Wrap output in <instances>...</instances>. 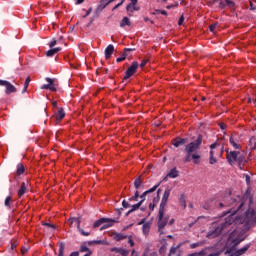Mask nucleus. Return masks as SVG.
<instances>
[{
	"instance_id": "obj_6",
	"label": "nucleus",
	"mask_w": 256,
	"mask_h": 256,
	"mask_svg": "<svg viewBox=\"0 0 256 256\" xmlns=\"http://www.w3.org/2000/svg\"><path fill=\"white\" fill-rule=\"evenodd\" d=\"M0 87H5V94L17 93V88L7 80H0Z\"/></svg>"
},
{
	"instance_id": "obj_44",
	"label": "nucleus",
	"mask_w": 256,
	"mask_h": 256,
	"mask_svg": "<svg viewBox=\"0 0 256 256\" xmlns=\"http://www.w3.org/2000/svg\"><path fill=\"white\" fill-rule=\"evenodd\" d=\"M159 14L167 16V11L157 9V10H155V11L153 12V15H159Z\"/></svg>"
},
{
	"instance_id": "obj_58",
	"label": "nucleus",
	"mask_w": 256,
	"mask_h": 256,
	"mask_svg": "<svg viewBox=\"0 0 256 256\" xmlns=\"http://www.w3.org/2000/svg\"><path fill=\"white\" fill-rule=\"evenodd\" d=\"M105 229H109L106 223H103V225L100 227V231H105Z\"/></svg>"
},
{
	"instance_id": "obj_14",
	"label": "nucleus",
	"mask_w": 256,
	"mask_h": 256,
	"mask_svg": "<svg viewBox=\"0 0 256 256\" xmlns=\"http://www.w3.org/2000/svg\"><path fill=\"white\" fill-rule=\"evenodd\" d=\"M114 51L115 46H113V44H109L104 51L105 59H111V55H113Z\"/></svg>"
},
{
	"instance_id": "obj_15",
	"label": "nucleus",
	"mask_w": 256,
	"mask_h": 256,
	"mask_svg": "<svg viewBox=\"0 0 256 256\" xmlns=\"http://www.w3.org/2000/svg\"><path fill=\"white\" fill-rule=\"evenodd\" d=\"M23 173H25V165H23V163H18L16 166L14 179H17V177H20V175H23Z\"/></svg>"
},
{
	"instance_id": "obj_18",
	"label": "nucleus",
	"mask_w": 256,
	"mask_h": 256,
	"mask_svg": "<svg viewBox=\"0 0 256 256\" xmlns=\"http://www.w3.org/2000/svg\"><path fill=\"white\" fill-rule=\"evenodd\" d=\"M54 117H55L57 123H59L60 121H63V119H65V110L63 108H59L57 113L54 114Z\"/></svg>"
},
{
	"instance_id": "obj_31",
	"label": "nucleus",
	"mask_w": 256,
	"mask_h": 256,
	"mask_svg": "<svg viewBox=\"0 0 256 256\" xmlns=\"http://www.w3.org/2000/svg\"><path fill=\"white\" fill-rule=\"evenodd\" d=\"M179 203L184 209L187 207V198L185 197V194H181Z\"/></svg>"
},
{
	"instance_id": "obj_55",
	"label": "nucleus",
	"mask_w": 256,
	"mask_h": 256,
	"mask_svg": "<svg viewBox=\"0 0 256 256\" xmlns=\"http://www.w3.org/2000/svg\"><path fill=\"white\" fill-rule=\"evenodd\" d=\"M123 3H125V0H121V2L118 3V4L113 8V11H115V9H119V7H121V5H123Z\"/></svg>"
},
{
	"instance_id": "obj_3",
	"label": "nucleus",
	"mask_w": 256,
	"mask_h": 256,
	"mask_svg": "<svg viewBox=\"0 0 256 256\" xmlns=\"http://www.w3.org/2000/svg\"><path fill=\"white\" fill-rule=\"evenodd\" d=\"M226 159L229 163V165L233 166L235 163L238 164V166L241 169L242 165H245L246 160H245V155H243L239 151H227Z\"/></svg>"
},
{
	"instance_id": "obj_4",
	"label": "nucleus",
	"mask_w": 256,
	"mask_h": 256,
	"mask_svg": "<svg viewBox=\"0 0 256 256\" xmlns=\"http://www.w3.org/2000/svg\"><path fill=\"white\" fill-rule=\"evenodd\" d=\"M167 223H169V216H165V208H159L157 226L160 235H165L163 229L167 227Z\"/></svg>"
},
{
	"instance_id": "obj_21",
	"label": "nucleus",
	"mask_w": 256,
	"mask_h": 256,
	"mask_svg": "<svg viewBox=\"0 0 256 256\" xmlns=\"http://www.w3.org/2000/svg\"><path fill=\"white\" fill-rule=\"evenodd\" d=\"M248 148L250 151H255L256 149V137L252 136L248 143Z\"/></svg>"
},
{
	"instance_id": "obj_63",
	"label": "nucleus",
	"mask_w": 256,
	"mask_h": 256,
	"mask_svg": "<svg viewBox=\"0 0 256 256\" xmlns=\"http://www.w3.org/2000/svg\"><path fill=\"white\" fill-rule=\"evenodd\" d=\"M135 51L133 48H124V53Z\"/></svg>"
},
{
	"instance_id": "obj_11",
	"label": "nucleus",
	"mask_w": 256,
	"mask_h": 256,
	"mask_svg": "<svg viewBox=\"0 0 256 256\" xmlns=\"http://www.w3.org/2000/svg\"><path fill=\"white\" fill-rule=\"evenodd\" d=\"M213 3H218L219 9H225V7H235V2L231 0H213Z\"/></svg>"
},
{
	"instance_id": "obj_52",
	"label": "nucleus",
	"mask_w": 256,
	"mask_h": 256,
	"mask_svg": "<svg viewBox=\"0 0 256 256\" xmlns=\"http://www.w3.org/2000/svg\"><path fill=\"white\" fill-rule=\"evenodd\" d=\"M185 22V16H180L179 20H178V25L181 26L183 25V23Z\"/></svg>"
},
{
	"instance_id": "obj_41",
	"label": "nucleus",
	"mask_w": 256,
	"mask_h": 256,
	"mask_svg": "<svg viewBox=\"0 0 256 256\" xmlns=\"http://www.w3.org/2000/svg\"><path fill=\"white\" fill-rule=\"evenodd\" d=\"M108 220L109 221H106L104 224H106V226L108 227V229H109V227H113V224L114 223H117V220H115V219H111V218H108Z\"/></svg>"
},
{
	"instance_id": "obj_45",
	"label": "nucleus",
	"mask_w": 256,
	"mask_h": 256,
	"mask_svg": "<svg viewBox=\"0 0 256 256\" xmlns=\"http://www.w3.org/2000/svg\"><path fill=\"white\" fill-rule=\"evenodd\" d=\"M181 245H178L177 247H171L169 255H175L177 253V249H179Z\"/></svg>"
},
{
	"instance_id": "obj_1",
	"label": "nucleus",
	"mask_w": 256,
	"mask_h": 256,
	"mask_svg": "<svg viewBox=\"0 0 256 256\" xmlns=\"http://www.w3.org/2000/svg\"><path fill=\"white\" fill-rule=\"evenodd\" d=\"M202 143L203 135H198L196 140L188 143L185 146L184 151L186 153V156L184 157V163H189V161H193L195 165H199V159H201V154H199V152L197 151L201 149Z\"/></svg>"
},
{
	"instance_id": "obj_54",
	"label": "nucleus",
	"mask_w": 256,
	"mask_h": 256,
	"mask_svg": "<svg viewBox=\"0 0 256 256\" xmlns=\"http://www.w3.org/2000/svg\"><path fill=\"white\" fill-rule=\"evenodd\" d=\"M91 11H93V8H89V9L86 11V14L83 16V18L85 19V17H89V15H91Z\"/></svg>"
},
{
	"instance_id": "obj_53",
	"label": "nucleus",
	"mask_w": 256,
	"mask_h": 256,
	"mask_svg": "<svg viewBox=\"0 0 256 256\" xmlns=\"http://www.w3.org/2000/svg\"><path fill=\"white\" fill-rule=\"evenodd\" d=\"M30 83H31V78L27 77L24 83V87L28 88Z\"/></svg>"
},
{
	"instance_id": "obj_30",
	"label": "nucleus",
	"mask_w": 256,
	"mask_h": 256,
	"mask_svg": "<svg viewBox=\"0 0 256 256\" xmlns=\"http://www.w3.org/2000/svg\"><path fill=\"white\" fill-rule=\"evenodd\" d=\"M248 250H249V245L244 246L243 248L238 249V250L236 251V256L244 255V253H247Z\"/></svg>"
},
{
	"instance_id": "obj_51",
	"label": "nucleus",
	"mask_w": 256,
	"mask_h": 256,
	"mask_svg": "<svg viewBox=\"0 0 256 256\" xmlns=\"http://www.w3.org/2000/svg\"><path fill=\"white\" fill-rule=\"evenodd\" d=\"M57 45V40L56 39H53L49 42V47L50 49H53V47Z\"/></svg>"
},
{
	"instance_id": "obj_61",
	"label": "nucleus",
	"mask_w": 256,
	"mask_h": 256,
	"mask_svg": "<svg viewBox=\"0 0 256 256\" xmlns=\"http://www.w3.org/2000/svg\"><path fill=\"white\" fill-rule=\"evenodd\" d=\"M219 125H220V129H222V131H225V129H227V125H225L224 123H221Z\"/></svg>"
},
{
	"instance_id": "obj_16",
	"label": "nucleus",
	"mask_w": 256,
	"mask_h": 256,
	"mask_svg": "<svg viewBox=\"0 0 256 256\" xmlns=\"http://www.w3.org/2000/svg\"><path fill=\"white\" fill-rule=\"evenodd\" d=\"M29 192V188L27 187V183L22 182L20 188L18 189V197H23L25 193Z\"/></svg>"
},
{
	"instance_id": "obj_13",
	"label": "nucleus",
	"mask_w": 256,
	"mask_h": 256,
	"mask_svg": "<svg viewBox=\"0 0 256 256\" xmlns=\"http://www.w3.org/2000/svg\"><path fill=\"white\" fill-rule=\"evenodd\" d=\"M111 253H119L122 256H129V250L124 248L113 247L110 249Z\"/></svg>"
},
{
	"instance_id": "obj_56",
	"label": "nucleus",
	"mask_w": 256,
	"mask_h": 256,
	"mask_svg": "<svg viewBox=\"0 0 256 256\" xmlns=\"http://www.w3.org/2000/svg\"><path fill=\"white\" fill-rule=\"evenodd\" d=\"M43 225H45L46 227H50L51 229H56V226L54 224L44 223Z\"/></svg>"
},
{
	"instance_id": "obj_40",
	"label": "nucleus",
	"mask_w": 256,
	"mask_h": 256,
	"mask_svg": "<svg viewBox=\"0 0 256 256\" xmlns=\"http://www.w3.org/2000/svg\"><path fill=\"white\" fill-rule=\"evenodd\" d=\"M149 229H151L149 224L148 223H144L143 227H142V231H143L144 235H147L149 233Z\"/></svg>"
},
{
	"instance_id": "obj_9",
	"label": "nucleus",
	"mask_w": 256,
	"mask_h": 256,
	"mask_svg": "<svg viewBox=\"0 0 256 256\" xmlns=\"http://www.w3.org/2000/svg\"><path fill=\"white\" fill-rule=\"evenodd\" d=\"M46 81L48 84H44L41 86V89H49V91H57V83L54 78L46 77Z\"/></svg>"
},
{
	"instance_id": "obj_2",
	"label": "nucleus",
	"mask_w": 256,
	"mask_h": 256,
	"mask_svg": "<svg viewBox=\"0 0 256 256\" xmlns=\"http://www.w3.org/2000/svg\"><path fill=\"white\" fill-rule=\"evenodd\" d=\"M231 225H233V219L231 218L226 219L224 222L220 224L213 223L206 237L208 239H215V237H219L221 233H223V231H225V229H227L228 227H231Z\"/></svg>"
},
{
	"instance_id": "obj_5",
	"label": "nucleus",
	"mask_w": 256,
	"mask_h": 256,
	"mask_svg": "<svg viewBox=\"0 0 256 256\" xmlns=\"http://www.w3.org/2000/svg\"><path fill=\"white\" fill-rule=\"evenodd\" d=\"M138 68H139V62H137V61L132 62L130 67H128V69L125 72L123 81H127V79H130V77H133L135 75V73H137Z\"/></svg>"
},
{
	"instance_id": "obj_23",
	"label": "nucleus",
	"mask_w": 256,
	"mask_h": 256,
	"mask_svg": "<svg viewBox=\"0 0 256 256\" xmlns=\"http://www.w3.org/2000/svg\"><path fill=\"white\" fill-rule=\"evenodd\" d=\"M107 221H109V218H100L94 222L93 228L97 229V227H101V225H103V223H107Z\"/></svg>"
},
{
	"instance_id": "obj_46",
	"label": "nucleus",
	"mask_w": 256,
	"mask_h": 256,
	"mask_svg": "<svg viewBox=\"0 0 256 256\" xmlns=\"http://www.w3.org/2000/svg\"><path fill=\"white\" fill-rule=\"evenodd\" d=\"M218 25V23H214L209 26V30L211 31V33H215V29H217Z\"/></svg>"
},
{
	"instance_id": "obj_27",
	"label": "nucleus",
	"mask_w": 256,
	"mask_h": 256,
	"mask_svg": "<svg viewBox=\"0 0 256 256\" xmlns=\"http://www.w3.org/2000/svg\"><path fill=\"white\" fill-rule=\"evenodd\" d=\"M80 253H93V251H91V249H89V247H87V243H83L80 246Z\"/></svg>"
},
{
	"instance_id": "obj_39",
	"label": "nucleus",
	"mask_w": 256,
	"mask_h": 256,
	"mask_svg": "<svg viewBox=\"0 0 256 256\" xmlns=\"http://www.w3.org/2000/svg\"><path fill=\"white\" fill-rule=\"evenodd\" d=\"M165 253H167V243H164L159 249L160 255H165Z\"/></svg>"
},
{
	"instance_id": "obj_33",
	"label": "nucleus",
	"mask_w": 256,
	"mask_h": 256,
	"mask_svg": "<svg viewBox=\"0 0 256 256\" xmlns=\"http://www.w3.org/2000/svg\"><path fill=\"white\" fill-rule=\"evenodd\" d=\"M161 189L157 190V196L153 198V202L152 204L157 205V203H159L160 199H161Z\"/></svg>"
},
{
	"instance_id": "obj_8",
	"label": "nucleus",
	"mask_w": 256,
	"mask_h": 256,
	"mask_svg": "<svg viewBox=\"0 0 256 256\" xmlns=\"http://www.w3.org/2000/svg\"><path fill=\"white\" fill-rule=\"evenodd\" d=\"M69 221L71 222V224L77 223V229L83 237H89V235H91V232H86L85 230H83V228H81V218L74 217L70 218Z\"/></svg>"
},
{
	"instance_id": "obj_19",
	"label": "nucleus",
	"mask_w": 256,
	"mask_h": 256,
	"mask_svg": "<svg viewBox=\"0 0 256 256\" xmlns=\"http://www.w3.org/2000/svg\"><path fill=\"white\" fill-rule=\"evenodd\" d=\"M213 205H215V200L214 199H209L203 204V209L206 211H209L210 209H213Z\"/></svg>"
},
{
	"instance_id": "obj_49",
	"label": "nucleus",
	"mask_w": 256,
	"mask_h": 256,
	"mask_svg": "<svg viewBox=\"0 0 256 256\" xmlns=\"http://www.w3.org/2000/svg\"><path fill=\"white\" fill-rule=\"evenodd\" d=\"M122 207L124 209H129V207H131V204H129V202H127L126 200H123Z\"/></svg>"
},
{
	"instance_id": "obj_29",
	"label": "nucleus",
	"mask_w": 256,
	"mask_h": 256,
	"mask_svg": "<svg viewBox=\"0 0 256 256\" xmlns=\"http://www.w3.org/2000/svg\"><path fill=\"white\" fill-rule=\"evenodd\" d=\"M229 143H230V145H232V147L234 149H241V145H239V144H237V142H235V138H233V136H230Z\"/></svg>"
},
{
	"instance_id": "obj_12",
	"label": "nucleus",
	"mask_w": 256,
	"mask_h": 256,
	"mask_svg": "<svg viewBox=\"0 0 256 256\" xmlns=\"http://www.w3.org/2000/svg\"><path fill=\"white\" fill-rule=\"evenodd\" d=\"M188 141L189 139L187 138L176 137L172 139L171 144L173 145V147H176L177 149L179 147H182V145H185Z\"/></svg>"
},
{
	"instance_id": "obj_37",
	"label": "nucleus",
	"mask_w": 256,
	"mask_h": 256,
	"mask_svg": "<svg viewBox=\"0 0 256 256\" xmlns=\"http://www.w3.org/2000/svg\"><path fill=\"white\" fill-rule=\"evenodd\" d=\"M159 185H161V183H158L157 185L153 186L152 188L146 190L145 192L147 193V195H151V193H155V191H157V188L159 187Z\"/></svg>"
},
{
	"instance_id": "obj_24",
	"label": "nucleus",
	"mask_w": 256,
	"mask_h": 256,
	"mask_svg": "<svg viewBox=\"0 0 256 256\" xmlns=\"http://www.w3.org/2000/svg\"><path fill=\"white\" fill-rule=\"evenodd\" d=\"M59 51H61V47L50 49L46 52V57H53L55 54L59 53Z\"/></svg>"
},
{
	"instance_id": "obj_47",
	"label": "nucleus",
	"mask_w": 256,
	"mask_h": 256,
	"mask_svg": "<svg viewBox=\"0 0 256 256\" xmlns=\"http://www.w3.org/2000/svg\"><path fill=\"white\" fill-rule=\"evenodd\" d=\"M147 195H149V194H147V192H143L139 197H140V202H142V205H143V203H145V199H146V197H147Z\"/></svg>"
},
{
	"instance_id": "obj_32",
	"label": "nucleus",
	"mask_w": 256,
	"mask_h": 256,
	"mask_svg": "<svg viewBox=\"0 0 256 256\" xmlns=\"http://www.w3.org/2000/svg\"><path fill=\"white\" fill-rule=\"evenodd\" d=\"M11 203H13V198L11 196L6 197L4 201L5 207H8V209H11Z\"/></svg>"
},
{
	"instance_id": "obj_28",
	"label": "nucleus",
	"mask_w": 256,
	"mask_h": 256,
	"mask_svg": "<svg viewBox=\"0 0 256 256\" xmlns=\"http://www.w3.org/2000/svg\"><path fill=\"white\" fill-rule=\"evenodd\" d=\"M58 256H65V242L59 244Z\"/></svg>"
},
{
	"instance_id": "obj_38",
	"label": "nucleus",
	"mask_w": 256,
	"mask_h": 256,
	"mask_svg": "<svg viewBox=\"0 0 256 256\" xmlns=\"http://www.w3.org/2000/svg\"><path fill=\"white\" fill-rule=\"evenodd\" d=\"M141 205H143L142 202H138V203L132 205V208L129 210V213H133L134 211H137V209H139V207H141Z\"/></svg>"
},
{
	"instance_id": "obj_59",
	"label": "nucleus",
	"mask_w": 256,
	"mask_h": 256,
	"mask_svg": "<svg viewBox=\"0 0 256 256\" xmlns=\"http://www.w3.org/2000/svg\"><path fill=\"white\" fill-rule=\"evenodd\" d=\"M94 245H103V240H94Z\"/></svg>"
},
{
	"instance_id": "obj_36",
	"label": "nucleus",
	"mask_w": 256,
	"mask_h": 256,
	"mask_svg": "<svg viewBox=\"0 0 256 256\" xmlns=\"http://www.w3.org/2000/svg\"><path fill=\"white\" fill-rule=\"evenodd\" d=\"M215 207H219V209H223V207H229V204L227 202H215Z\"/></svg>"
},
{
	"instance_id": "obj_17",
	"label": "nucleus",
	"mask_w": 256,
	"mask_h": 256,
	"mask_svg": "<svg viewBox=\"0 0 256 256\" xmlns=\"http://www.w3.org/2000/svg\"><path fill=\"white\" fill-rule=\"evenodd\" d=\"M111 237L112 239H114V241H123L124 239H127V235H124L122 233H119V232H112L111 233Z\"/></svg>"
},
{
	"instance_id": "obj_34",
	"label": "nucleus",
	"mask_w": 256,
	"mask_h": 256,
	"mask_svg": "<svg viewBox=\"0 0 256 256\" xmlns=\"http://www.w3.org/2000/svg\"><path fill=\"white\" fill-rule=\"evenodd\" d=\"M209 163L210 165H215V163H217V158L213 156V150L210 151Z\"/></svg>"
},
{
	"instance_id": "obj_62",
	"label": "nucleus",
	"mask_w": 256,
	"mask_h": 256,
	"mask_svg": "<svg viewBox=\"0 0 256 256\" xmlns=\"http://www.w3.org/2000/svg\"><path fill=\"white\" fill-rule=\"evenodd\" d=\"M216 147H217V142L211 144V145H210L211 151H213V149H215Z\"/></svg>"
},
{
	"instance_id": "obj_57",
	"label": "nucleus",
	"mask_w": 256,
	"mask_h": 256,
	"mask_svg": "<svg viewBox=\"0 0 256 256\" xmlns=\"http://www.w3.org/2000/svg\"><path fill=\"white\" fill-rule=\"evenodd\" d=\"M155 207H156V204H153V203L149 204V210L150 211H155Z\"/></svg>"
},
{
	"instance_id": "obj_60",
	"label": "nucleus",
	"mask_w": 256,
	"mask_h": 256,
	"mask_svg": "<svg viewBox=\"0 0 256 256\" xmlns=\"http://www.w3.org/2000/svg\"><path fill=\"white\" fill-rule=\"evenodd\" d=\"M145 65H147V60H142L140 63V67L143 69V67H145Z\"/></svg>"
},
{
	"instance_id": "obj_25",
	"label": "nucleus",
	"mask_w": 256,
	"mask_h": 256,
	"mask_svg": "<svg viewBox=\"0 0 256 256\" xmlns=\"http://www.w3.org/2000/svg\"><path fill=\"white\" fill-rule=\"evenodd\" d=\"M130 1H131V3L126 6V11L128 13H133V7H134V5H137L139 0H130Z\"/></svg>"
},
{
	"instance_id": "obj_7",
	"label": "nucleus",
	"mask_w": 256,
	"mask_h": 256,
	"mask_svg": "<svg viewBox=\"0 0 256 256\" xmlns=\"http://www.w3.org/2000/svg\"><path fill=\"white\" fill-rule=\"evenodd\" d=\"M245 222L247 225H255L256 223V213L254 209H248L246 212Z\"/></svg>"
},
{
	"instance_id": "obj_26",
	"label": "nucleus",
	"mask_w": 256,
	"mask_h": 256,
	"mask_svg": "<svg viewBox=\"0 0 256 256\" xmlns=\"http://www.w3.org/2000/svg\"><path fill=\"white\" fill-rule=\"evenodd\" d=\"M131 27V20H129L128 17H124L121 22H120V27H125V26Z\"/></svg>"
},
{
	"instance_id": "obj_20",
	"label": "nucleus",
	"mask_w": 256,
	"mask_h": 256,
	"mask_svg": "<svg viewBox=\"0 0 256 256\" xmlns=\"http://www.w3.org/2000/svg\"><path fill=\"white\" fill-rule=\"evenodd\" d=\"M167 177L170 179H177V177H179V171H177V168H172L167 174Z\"/></svg>"
},
{
	"instance_id": "obj_48",
	"label": "nucleus",
	"mask_w": 256,
	"mask_h": 256,
	"mask_svg": "<svg viewBox=\"0 0 256 256\" xmlns=\"http://www.w3.org/2000/svg\"><path fill=\"white\" fill-rule=\"evenodd\" d=\"M245 181L247 185H251V176L249 174H244Z\"/></svg>"
},
{
	"instance_id": "obj_64",
	"label": "nucleus",
	"mask_w": 256,
	"mask_h": 256,
	"mask_svg": "<svg viewBox=\"0 0 256 256\" xmlns=\"http://www.w3.org/2000/svg\"><path fill=\"white\" fill-rule=\"evenodd\" d=\"M69 256H79V252L78 251L72 252Z\"/></svg>"
},
{
	"instance_id": "obj_50",
	"label": "nucleus",
	"mask_w": 256,
	"mask_h": 256,
	"mask_svg": "<svg viewBox=\"0 0 256 256\" xmlns=\"http://www.w3.org/2000/svg\"><path fill=\"white\" fill-rule=\"evenodd\" d=\"M128 243L130 244V247H135V242L133 241L132 236H128Z\"/></svg>"
},
{
	"instance_id": "obj_10",
	"label": "nucleus",
	"mask_w": 256,
	"mask_h": 256,
	"mask_svg": "<svg viewBox=\"0 0 256 256\" xmlns=\"http://www.w3.org/2000/svg\"><path fill=\"white\" fill-rule=\"evenodd\" d=\"M170 195H171V188L167 187L164 191L159 209H165V207L167 206V201H169Z\"/></svg>"
},
{
	"instance_id": "obj_43",
	"label": "nucleus",
	"mask_w": 256,
	"mask_h": 256,
	"mask_svg": "<svg viewBox=\"0 0 256 256\" xmlns=\"http://www.w3.org/2000/svg\"><path fill=\"white\" fill-rule=\"evenodd\" d=\"M127 55L128 54L126 52H124L121 57L116 59V63H121V62L125 61V59H127Z\"/></svg>"
},
{
	"instance_id": "obj_42",
	"label": "nucleus",
	"mask_w": 256,
	"mask_h": 256,
	"mask_svg": "<svg viewBox=\"0 0 256 256\" xmlns=\"http://www.w3.org/2000/svg\"><path fill=\"white\" fill-rule=\"evenodd\" d=\"M203 242H195L190 245V249H197V247H203Z\"/></svg>"
},
{
	"instance_id": "obj_22",
	"label": "nucleus",
	"mask_w": 256,
	"mask_h": 256,
	"mask_svg": "<svg viewBox=\"0 0 256 256\" xmlns=\"http://www.w3.org/2000/svg\"><path fill=\"white\" fill-rule=\"evenodd\" d=\"M134 187L135 189H141L143 187V178L139 176L134 180Z\"/></svg>"
},
{
	"instance_id": "obj_35",
	"label": "nucleus",
	"mask_w": 256,
	"mask_h": 256,
	"mask_svg": "<svg viewBox=\"0 0 256 256\" xmlns=\"http://www.w3.org/2000/svg\"><path fill=\"white\" fill-rule=\"evenodd\" d=\"M128 201H139V190H136L134 195L128 199Z\"/></svg>"
}]
</instances>
